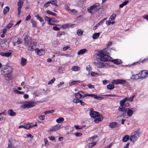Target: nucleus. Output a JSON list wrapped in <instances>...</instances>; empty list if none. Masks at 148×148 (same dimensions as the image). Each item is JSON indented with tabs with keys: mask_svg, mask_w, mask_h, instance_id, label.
<instances>
[{
	"mask_svg": "<svg viewBox=\"0 0 148 148\" xmlns=\"http://www.w3.org/2000/svg\"><path fill=\"white\" fill-rule=\"evenodd\" d=\"M107 50L106 49H104L99 51L97 55L100 56V60L102 61L106 62L111 61L114 64L118 65L122 63L121 60L119 59L112 60V58L108 55V53L107 51Z\"/></svg>",
	"mask_w": 148,
	"mask_h": 148,
	"instance_id": "nucleus-1",
	"label": "nucleus"
},
{
	"mask_svg": "<svg viewBox=\"0 0 148 148\" xmlns=\"http://www.w3.org/2000/svg\"><path fill=\"white\" fill-rule=\"evenodd\" d=\"M132 108L130 109L128 108H125V107H120L118 108V110L120 111L123 112L121 115V116L125 118H127L128 116L131 117L133 114V112Z\"/></svg>",
	"mask_w": 148,
	"mask_h": 148,
	"instance_id": "nucleus-2",
	"label": "nucleus"
},
{
	"mask_svg": "<svg viewBox=\"0 0 148 148\" xmlns=\"http://www.w3.org/2000/svg\"><path fill=\"white\" fill-rule=\"evenodd\" d=\"M28 35H25L24 38V43L26 45H27V49L30 51H32L34 49V46L36 44V42L32 41H30L29 39Z\"/></svg>",
	"mask_w": 148,
	"mask_h": 148,
	"instance_id": "nucleus-3",
	"label": "nucleus"
},
{
	"mask_svg": "<svg viewBox=\"0 0 148 148\" xmlns=\"http://www.w3.org/2000/svg\"><path fill=\"white\" fill-rule=\"evenodd\" d=\"M100 6L99 3H96L95 4H93L87 8V11L88 13L91 14H92L93 13L92 10H94L95 11H97L101 9L100 8H98Z\"/></svg>",
	"mask_w": 148,
	"mask_h": 148,
	"instance_id": "nucleus-4",
	"label": "nucleus"
},
{
	"mask_svg": "<svg viewBox=\"0 0 148 148\" xmlns=\"http://www.w3.org/2000/svg\"><path fill=\"white\" fill-rule=\"evenodd\" d=\"M139 132L137 131H133L132 132L130 137L131 141L134 143L139 137Z\"/></svg>",
	"mask_w": 148,
	"mask_h": 148,
	"instance_id": "nucleus-5",
	"label": "nucleus"
},
{
	"mask_svg": "<svg viewBox=\"0 0 148 148\" xmlns=\"http://www.w3.org/2000/svg\"><path fill=\"white\" fill-rule=\"evenodd\" d=\"M12 67L10 66H5L2 67L1 70V74H9L12 71Z\"/></svg>",
	"mask_w": 148,
	"mask_h": 148,
	"instance_id": "nucleus-6",
	"label": "nucleus"
},
{
	"mask_svg": "<svg viewBox=\"0 0 148 148\" xmlns=\"http://www.w3.org/2000/svg\"><path fill=\"white\" fill-rule=\"evenodd\" d=\"M93 110V109L92 108H90L89 114L91 117L95 119L96 117H98L100 114L98 112L94 111Z\"/></svg>",
	"mask_w": 148,
	"mask_h": 148,
	"instance_id": "nucleus-7",
	"label": "nucleus"
},
{
	"mask_svg": "<svg viewBox=\"0 0 148 148\" xmlns=\"http://www.w3.org/2000/svg\"><path fill=\"white\" fill-rule=\"evenodd\" d=\"M112 82L115 84H121V85H123L125 84L126 81L125 80L122 79H116L113 80L112 81Z\"/></svg>",
	"mask_w": 148,
	"mask_h": 148,
	"instance_id": "nucleus-8",
	"label": "nucleus"
},
{
	"mask_svg": "<svg viewBox=\"0 0 148 148\" xmlns=\"http://www.w3.org/2000/svg\"><path fill=\"white\" fill-rule=\"evenodd\" d=\"M35 106V103L33 101L27 102L23 105L24 108H29Z\"/></svg>",
	"mask_w": 148,
	"mask_h": 148,
	"instance_id": "nucleus-9",
	"label": "nucleus"
},
{
	"mask_svg": "<svg viewBox=\"0 0 148 148\" xmlns=\"http://www.w3.org/2000/svg\"><path fill=\"white\" fill-rule=\"evenodd\" d=\"M140 75L141 78H145L148 76V71L143 70L140 72L139 74Z\"/></svg>",
	"mask_w": 148,
	"mask_h": 148,
	"instance_id": "nucleus-10",
	"label": "nucleus"
},
{
	"mask_svg": "<svg viewBox=\"0 0 148 148\" xmlns=\"http://www.w3.org/2000/svg\"><path fill=\"white\" fill-rule=\"evenodd\" d=\"M35 52L39 56H41L45 54V50L42 49H36L35 50Z\"/></svg>",
	"mask_w": 148,
	"mask_h": 148,
	"instance_id": "nucleus-11",
	"label": "nucleus"
},
{
	"mask_svg": "<svg viewBox=\"0 0 148 148\" xmlns=\"http://www.w3.org/2000/svg\"><path fill=\"white\" fill-rule=\"evenodd\" d=\"M88 96L92 97H93L94 98L97 100H102L104 98L103 97L101 96H97L96 95L94 94H88Z\"/></svg>",
	"mask_w": 148,
	"mask_h": 148,
	"instance_id": "nucleus-12",
	"label": "nucleus"
},
{
	"mask_svg": "<svg viewBox=\"0 0 148 148\" xmlns=\"http://www.w3.org/2000/svg\"><path fill=\"white\" fill-rule=\"evenodd\" d=\"M96 66L99 68H104L106 67V66L104 63L101 62H98L97 63H95Z\"/></svg>",
	"mask_w": 148,
	"mask_h": 148,
	"instance_id": "nucleus-13",
	"label": "nucleus"
},
{
	"mask_svg": "<svg viewBox=\"0 0 148 148\" xmlns=\"http://www.w3.org/2000/svg\"><path fill=\"white\" fill-rule=\"evenodd\" d=\"M94 122L96 123H98L99 121H101L103 119V117L102 116L99 114V115L98 117H96L94 119Z\"/></svg>",
	"mask_w": 148,
	"mask_h": 148,
	"instance_id": "nucleus-14",
	"label": "nucleus"
},
{
	"mask_svg": "<svg viewBox=\"0 0 148 148\" xmlns=\"http://www.w3.org/2000/svg\"><path fill=\"white\" fill-rule=\"evenodd\" d=\"M76 25L74 24H66L65 25H63L62 26V28L64 29H66V28H69L70 27L72 28L74 26Z\"/></svg>",
	"mask_w": 148,
	"mask_h": 148,
	"instance_id": "nucleus-15",
	"label": "nucleus"
},
{
	"mask_svg": "<svg viewBox=\"0 0 148 148\" xmlns=\"http://www.w3.org/2000/svg\"><path fill=\"white\" fill-rule=\"evenodd\" d=\"M30 124H32V123H28L24 125H21L19 126L18 127L19 128H23L26 129L28 130L29 128H30Z\"/></svg>",
	"mask_w": 148,
	"mask_h": 148,
	"instance_id": "nucleus-16",
	"label": "nucleus"
},
{
	"mask_svg": "<svg viewBox=\"0 0 148 148\" xmlns=\"http://www.w3.org/2000/svg\"><path fill=\"white\" fill-rule=\"evenodd\" d=\"M76 98L74 99L79 100V99L82 98V95L79 92H77L74 94Z\"/></svg>",
	"mask_w": 148,
	"mask_h": 148,
	"instance_id": "nucleus-17",
	"label": "nucleus"
},
{
	"mask_svg": "<svg viewBox=\"0 0 148 148\" xmlns=\"http://www.w3.org/2000/svg\"><path fill=\"white\" fill-rule=\"evenodd\" d=\"M74 103H80L81 105L82 106H84L86 104L84 102H83L82 100H77L74 99L73 100Z\"/></svg>",
	"mask_w": 148,
	"mask_h": 148,
	"instance_id": "nucleus-18",
	"label": "nucleus"
},
{
	"mask_svg": "<svg viewBox=\"0 0 148 148\" xmlns=\"http://www.w3.org/2000/svg\"><path fill=\"white\" fill-rule=\"evenodd\" d=\"M82 82V81H74L71 82L69 83V85L70 86H71L73 85H75L78 84V83H81Z\"/></svg>",
	"mask_w": 148,
	"mask_h": 148,
	"instance_id": "nucleus-19",
	"label": "nucleus"
},
{
	"mask_svg": "<svg viewBox=\"0 0 148 148\" xmlns=\"http://www.w3.org/2000/svg\"><path fill=\"white\" fill-rule=\"evenodd\" d=\"M8 114L11 116H15L16 115L15 112H14L12 109H10L8 110Z\"/></svg>",
	"mask_w": 148,
	"mask_h": 148,
	"instance_id": "nucleus-20",
	"label": "nucleus"
},
{
	"mask_svg": "<svg viewBox=\"0 0 148 148\" xmlns=\"http://www.w3.org/2000/svg\"><path fill=\"white\" fill-rule=\"evenodd\" d=\"M87 51V50L85 49H81L78 51L77 54L78 55H82L86 52Z\"/></svg>",
	"mask_w": 148,
	"mask_h": 148,
	"instance_id": "nucleus-21",
	"label": "nucleus"
},
{
	"mask_svg": "<svg viewBox=\"0 0 148 148\" xmlns=\"http://www.w3.org/2000/svg\"><path fill=\"white\" fill-rule=\"evenodd\" d=\"M61 126L59 124H57L53 127L52 128L51 130L52 131H55L60 128Z\"/></svg>",
	"mask_w": 148,
	"mask_h": 148,
	"instance_id": "nucleus-22",
	"label": "nucleus"
},
{
	"mask_svg": "<svg viewBox=\"0 0 148 148\" xmlns=\"http://www.w3.org/2000/svg\"><path fill=\"white\" fill-rule=\"evenodd\" d=\"M26 59L22 57L21 59V64L22 66H23L25 65L26 64Z\"/></svg>",
	"mask_w": 148,
	"mask_h": 148,
	"instance_id": "nucleus-23",
	"label": "nucleus"
},
{
	"mask_svg": "<svg viewBox=\"0 0 148 148\" xmlns=\"http://www.w3.org/2000/svg\"><path fill=\"white\" fill-rule=\"evenodd\" d=\"M96 142H93L87 144L86 146V148H92L93 146L96 145Z\"/></svg>",
	"mask_w": 148,
	"mask_h": 148,
	"instance_id": "nucleus-24",
	"label": "nucleus"
},
{
	"mask_svg": "<svg viewBox=\"0 0 148 148\" xmlns=\"http://www.w3.org/2000/svg\"><path fill=\"white\" fill-rule=\"evenodd\" d=\"M129 2V1L128 0H125L121 4L119 5V7L120 8H122L124 6L126 5Z\"/></svg>",
	"mask_w": 148,
	"mask_h": 148,
	"instance_id": "nucleus-25",
	"label": "nucleus"
},
{
	"mask_svg": "<svg viewBox=\"0 0 148 148\" xmlns=\"http://www.w3.org/2000/svg\"><path fill=\"white\" fill-rule=\"evenodd\" d=\"M109 126L111 128H114L117 127V124L116 122H113L110 123Z\"/></svg>",
	"mask_w": 148,
	"mask_h": 148,
	"instance_id": "nucleus-26",
	"label": "nucleus"
},
{
	"mask_svg": "<svg viewBox=\"0 0 148 148\" xmlns=\"http://www.w3.org/2000/svg\"><path fill=\"white\" fill-rule=\"evenodd\" d=\"M140 77H141L139 76V74H136L132 75L131 78L135 80H138L140 78Z\"/></svg>",
	"mask_w": 148,
	"mask_h": 148,
	"instance_id": "nucleus-27",
	"label": "nucleus"
},
{
	"mask_svg": "<svg viewBox=\"0 0 148 148\" xmlns=\"http://www.w3.org/2000/svg\"><path fill=\"white\" fill-rule=\"evenodd\" d=\"M130 138L129 135H125L122 139V141L124 142H127Z\"/></svg>",
	"mask_w": 148,
	"mask_h": 148,
	"instance_id": "nucleus-28",
	"label": "nucleus"
},
{
	"mask_svg": "<svg viewBox=\"0 0 148 148\" xmlns=\"http://www.w3.org/2000/svg\"><path fill=\"white\" fill-rule=\"evenodd\" d=\"M126 101V98H125L124 99L121 100L119 102L120 106H121V107H124L123 106L125 102Z\"/></svg>",
	"mask_w": 148,
	"mask_h": 148,
	"instance_id": "nucleus-29",
	"label": "nucleus"
},
{
	"mask_svg": "<svg viewBox=\"0 0 148 148\" xmlns=\"http://www.w3.org/2000/svg\"><path fill=\"white\" fill-rule=\"evenodd\" d=\"M100 35L99 33H95L93 34L92 36V38L93 39H96L98 38Z\"/></svg>",
	"mask_w": 148,
	"mask_h": 148,
	"instance_id": "nucleus-30",
	"label": "nucleus"
},
{
	"mask_svg": "<svg viewBox=\"0 0 148 148\" xmlns=\"http://www.w3.org/2000/svg\"><path fill=\"white\" fill-rule=\"evenodd\" d=\"M64 120V119L62 117H59L56 120V122L58 123H62Z\"/></svg>",
	"mask_w": 148,
	"mask_h": 148,
	"instance_id": "nucleus-31",
	"label": "nucleus"
},
{
	"mask_svg": "<svg viewBox=\"0 0 148 148\" xmlns=\"http://www.w3.org/2000/svg\"><path fill=\"white\" fill-rule=\"evenodd\" d=\"M114 85L113 84H110L108 85L107 86V88L109 90H112L114 88Z\"/></svg>",
	"mask_w": 148,
	"mask_h": 148,
	"instance_id": "nucleus-32",
	"label": "nucleus"
},
{
	"mask_svg": "<svg viewBox=\"0 0 148 148\" xmlns=\"http://www.w3.org/2000/svg\"><path fill=\"white\" fill-rule=\"evenodd\" d=\"M10 8L8 6L5 7L3 9V13L4 15L5 14L7 13L9 10Z\"/></svg>",
	"mask_w": 148,
	"mask_h": 148,
	"instance_id": "nucleus-33",
	"label": "nucleus"
},
{
	"mask_svg": "<svg viewBox=\"0 0 148 148\" xmlns=\"http://www.w3.org/2000/svg\"><path fill=\"white\" fill-rule=\"evenodd\" d=\"M80 68L76 66H74L71 68V70L74 71H77L80 70Z\"/></svg>",
	"mask_w": 148,
	"mask_h": 148,
	"instance_id": "nucleus-34",
	"label": "nucleus"
},
{
	"mask_svg": "<svg viewBox=\"0 0 148 148\" xmlns=\"http://www.w3.org/2000/svg\"><path fill=\"white\" fill-rule=\"evenodd\" d=\"M23 2L22 1H21V0H19V1L17 4V5L18 6V9H21L23 6Z\"/></svg>",
	"mask_w": 148,
	"mask_h": 148,
	"instance_id": "nucleus-35",
	"label": "nucleus"
},
{
	"mask_svg": "<svg viewBox=\"0 0 148 148\" xmlns=\"http://www.w3.org/2000/svg\"><path fill=\"white\" fill-rule=\"evenodd\" d=\"M134 96V95H133L131 97H125V98H126V101H127L129 102H132L133 101V99Z\"/></svg>",
	"mask_w": 148,
	"mask_h": 148,
	"instance_id": "nucleus-36",
	"label": "nucleus"
},
{
	"mask_svg": "<svg viewBox=\"0 0 148 148\" xmlns=\"http://www.w3.org/2000/svg\"><path fill=\"white\" fill-rule=\"evenodd\" d=\"M116 16V15L115 14L113 13L112 14V15L110 16L109 18V20L110 21H112L113 20H114Z\"/></svg>",
	"mask_w": 148,
	"mask_h": 148,
	"instance_id": "nucleus-37",
	"label": "nucleus"
},
{
	"mask_svg": "<svg viewBox=\"0 0 148 148\" xmlns=\"http://www.w3.org/2000/svg\"><path fill=\"white\" fill-rule=\"evenodd\" d=\"M35 16L36 17L37 19L40 22H42L44 21L43 19L40 17L38 14L36 15Z\"/></svg>",
	"mask_w": 148,
	"mask_h": 148,
	"instance_id": "nucleus-38",
	"label": "nucleus"
},
{
	"mask_svg": "<svg viewBox=\"0 0 148 148\" xmlns=\"http://www.w3.org/2000/svg\"><path fill=\"white\" fill-rule=\"evenodd\" d=\"M49 3L51 4L52 5H54L56 6H58V5L57 4V1H56L54 0H51L49 1Z\"/></svg>",
	"mask_w": 148,
	"mask_h": 148,
	"instance_id": "nucleus-39",
	"label": "nucleus"
},
{
	"mask_svg": "<svg viewBox=\"0 0 148 148\" xmlns=\"http://www.w3.org/2000/svg\"><path fill=\"white\" fill-rule=\"evenodd\" d=\"M97 135H94L93 136L91 137H90L89 138L88 140L90 141H92L94 140L95 138H97Z\"/></svg>",
	"mask_w": 148,
	"mask_h": 148,
	"instance_id": "nucleus-40",
	"label": "nucleus"
},
{
	"mask_svg": "<svg viewBox=\"0 0 148 148\" xmlns=\"http://www.w3.org/2000/svg\"><path fill=\"white\" fill-rule=\"evenodd\" d=\"M30 21L32 24L33 27H36V21H34L33 19H31Z\"/></svg>",
	"mask_w": 148,
	"mask_h": 148,
	"instance_id": "nucleus-41",
	"label": "nucleus"
},
{
	"mask_svg": "<svg viewBox=\"0 0 148 148\" xmlns=\"http://www.w3.org/2000/svg\"><path fill=\"white\" fill-rule=\"evenodd\" d=\"M83 32L81 30L79 29L77 30V34L79 36H81L82 34H83Z\"/></svg>",
	"mask_w": 148,
	"mask_h": 148,
	"instance_id": "nucleus-42",
	"label": "nucleus"
},
{
	"mask_svg": "<svg viewBox=\"0 0 148 148\" xmlns=\"http://www.w3.org/2000/svg\"><path fill=\"white\" fill-rule=\"evenodd\" d=\"M9 74H5L3 75H1L5 78V79L6 80H8L9 79Z\"/></svg>",
	"mask_w": 148,
	"mask_h": 148,
	"instance_id": "nucleus-43",
	"label": "nucleus"
},
{
	"mask_svg": "<svg viewBox=\"0 0 148 148\" xmlns=\"http://www.w3.org/2000/svg\"><path fill=\"white\" fill-rule=\"evenodd\" d=\"M54 110H50L46 111L44 113L46 114H49L50 113H52L54 112Z\"/></svg>",
	"mask_w": 148,
	"mask_h": 148,
	"instance_id": "nucleus-44",
	"label": "nucleus"
},
{
	"mask_svg": "<svg viewBox=\"0 0 148 148\" xmlns=\"http://www.w3.org/2000/svg\"><path fill=\"white\" fill-rule=\"evenodd\" d=\"M45 20L47 21L48 24H49L52 21V19L50 18L49 17L47 16L45 17Z\"/></svg>",
	"mask_w": 148,
	"mask_h": 148,
	"instance_id": "nucleus-45",
	"label": "nucleus"
},
{
	"mask_svg": "<svg viewBox=\"0 0 148 148\" xmlns=\"http://www.w3.org/2000/svg\"><path fill=\"white\" fill-rule=\"evenodd\" d=\"M44 141L45 146H47L49 145V143L48 142V140L46 138H44Z\"/></svg>",
	"mask_w": 148,
	"mask_h": 148,
	"instance_id": "nucleus-46",
	"label": "nucleus"
},
{
	"mask_svg": "<svg viewBox=\"0 0 148 148\" xmlns=\"http://www.w3.org/2000/svg\"><path fill=\"white\" fill-rule=\"evenodd\" d=\"M9 39L8 38L7 39L3 40L1 42V43H0L1 45H1L3 43H6V42H7L8 43V42H7V41H9Z\"/></svg>",
	"mask_w": 148,
	"mask_h": 148,
	"instance_id": "nucleus-47",
	"label": "nucleus"
},
{
	"mask_svg": "<svg viewBox=\"0 0 148 148\" xmlns=\"http://www.w3.org/2000/svg\"><path fill=\"white\" fill-rule=\"evenodd\" d=\"M7 148H14V147L11 144L10 141L9 140L8 143V146Z\"/></svg>",
	"mask_w": 148,
	"mask_h": 148,
	"instance_id": "nucleus-48",
	"label": "nucleus"
},
{
	"mask_svg": "<svg viewBox=\"0 0 148 148\" xmlns=\"http://www.w3.org/2000/svg\"><path fill=\"white\" fill-rule=\"evenodd\" d=\"M12 54V53L10 52H7L5 53H4V56H6L7 57H8L10 56L11 54Z\"/></svg>",
	"mask_w": 148,
	"mask_h": 148,
	"instance_id": "nucleus-49",
	"label": "nucleus"
},
{
	"mask_svg": "<svg viewBox=\"0 0 148 148\" xmlns=\"http://www.w3.org/2000/svg\"><path fill=\"white\" fill-rule=\"evenodd\" d=\"M55 80V79L54 77H53V79L50 80L48 83V85H50L52 84Z\"/></svg>",
	"mask_w": 148,
	"mask_h": 148,
	"instance_id": "nucleus-50",
	"label": "nucleus"
},
{
	"mask_svg": "<svg viewBox=\"0 0 148 148\" xmlns=\"http://www.w3.org/2000/svg\"><path fill=\"white\" fill-rule=\"evenodd\" d=\"M45 116L44 115H41L38 116L39 119L40 120H43L45 119Z\"/></svg>",
	"mask_w": 148,
	"mask_h": 148,
	"instance_id": "nucleus-51",
	"label": "nucleus"
},
{
	"mask_svg": "<svg viewBox=\"0 0 148 148\" xmlns=\"http://www.w3.org/2000/svg\"><path fill=\"white\" fill-rule=\"evenodd\" d=\"M86 70L88 72H90L91 70V68L90 65H87L86 66Z\"/></svg>",
	"mask_w": 148,
	"mask_h": 148,
	"instance_id": "nucleus-52",
	"label": "nucleus"
},
{
	"mask_svg": "<svg viewBox=\"0 0 148 148\" xmlns=\"http://www.w3.org/2000/svg\"><path fill=\"white\" fill-rule=\"evenodd\" d=\"M104 96H110L111 97H115L118 96L116 95H112V94H106L104 95Z\"/></svg>",
	"mask_w": 148,
	"mask_h": 148,
	"instance_id": "nucleus-53",
	"label": "nucleus"
},
{
	"mask_svg": "<svg viewBox=\"0 0 148 148\" xmlns=\"http://www.w3.org/2000/svg\"><path fill=\"white\" fill-rule=\"evenodd\" d=\"M97 73H95L93 72H92L91 73V75L92 77L96 76L97 75H98Z\"/></svg>",
	"mask_w": 148,
	"mask_h": 148,
	"instance_id": "nucleus-54",
	"label": "nucleus"
},
{
	"mask_svg": "<svg viewBox=\"0 0 148 148\" xmlns=\"http://www.w3.org/2000/svg\"><path fill=\"white\" fill-rule=\"evenodd\" d=\"M12 26V24L11 23H9L8 24L7 26V28L8 29L11 28Z\"/></svg>",
	"mask_w": 148,
	"mask_h": 148,
	"instance_id": "nucleus-55",
	"label": "nucleus"
},
{
	"mask_svg": "<svg viewBox=\"0 0 148 148\" xmlns=\"http://www.w3.org/2000/svg\"><path fill=\"white\" fill-rule=\"evenodd\" d=\"M87 86L90 89H92L94 88V86L90 84H88Z\"/></svg>",
	"mask_w": 148,
	"mask_h": 148,
	"instance_id": "nucleus-56",
	"label": "nucleus"
},
{
	"mask_svg": "<svg viewBox=\"0 0 148 148\" xmlns=\"http://www.w3.org/2000/svg\"><path fill=\"white\" fill-rule=\"evenodd\" d=\"M49 1H47V3L44 4L45 7H47L49 6Z\"/></svg>",
	"mask_w": 148,
	"mask_h": 148,
	"instance_id": "nucleus-57",
	"label": "nucleus"
},
{
	"mask_svg": "<svg viewBox=\"0 0 148 148\" xmlns=\"http://www.w3.org/2000/svg\"><path fill=\"white\" fill-rule=\"evenodd\" d=\"M70 47V46L69 45H67L66 47H65L63 48V50L64 51H65L67 50V49L69 48Z\"/></svg>",
	"mask_w": 148,
	"mask_h": 148,
	"instance_id": "nucleus-58",
	"label": "nucleus"
},
{
	"mask_svg": "<svg viewBox=\"0 0 148 148\" xmlns=\"http://www.w3.org/2000/svg\"><path fill=\"white\" fill-rule=\"evenodd\" d=\"M16 42L18 44H21V38H18Z\"/></svg>",
	"mask_w": 148,
	"mask_h": 148,
	"instance_id": "nucleus-59",
	"label": "nucleus"
},
{
	"mask_svg": "<svg viewBox=\"0 0 148 148\" xmlns=\"http://www.w3.org/2000/svg\"><path fill=\"white\" fill-rule=\"evenodd\" d=\"M53 29L56 31H59L60 29L58 27L56 26H54L53 28Z\"/></svg>",
	"mask_w": 148,
	"mask_h": 148,
	"instance_id": "nucleus-60",
	"label": "nucleus"
},
{
	"mask_svg": "<svg viewBox=\"0 0 148 148\" xmlns=\"http://www.w3.org/2000/svg\"><path fill=\"white\" fill-rule=\"evenodd\" d=\"M31 17L29 14L25 18V21H27L30 19Z\"/></svg>",
	"mask_w": 148,
	"mask_h": 148,
	"instance_id": "nucleus-61",
	"label": "nucleus"
},
{
	"mask_svg": "<svg viewBox=\"0 0 148 148\" xmlns=\"http://www.w3.org/2000/svg\"><path fill=\"white\" fill-rule=\"evenodd\" d=\"M75 135L77 136H80L82 134L79 132H76L75 133Z\"/></svg>",
	"mask_w": 148,
	"mask_h": 148,
	"instance_id": "nucleus-62",
	"label": "nucleus"
},
{
	"mask_svg": "<svg viewBox=\"0 0 148 148\" xmlns=\"http://www.w3.org/2000/svg\"><path fill=\"white\" fill-rule=\"evenodd\" d=\"M48 138L50 140H55V138L53 136H51V137H49Z\"/></svg>",
	"mask_w": 148,
	"mask_h": 148,
	"instance_id": "nucleus-63",
	"label": "nucleus"
},
{
	"mask_svg": "<svg viewBox=\"0 0 148 148\" xmlns=\"http://www.w3.org/2000/svg\"><path fill=\"white\" fill-rule=\"evenodd\" d=\"M130 144V143H127V144L125 145L123 148H129V146Z\"/></svg>",
	"mask_w": 148,
	"mask_h": 148,
	"instance_id": "nucleus-64",
	"label": "nucleus"
}]
</instances>
